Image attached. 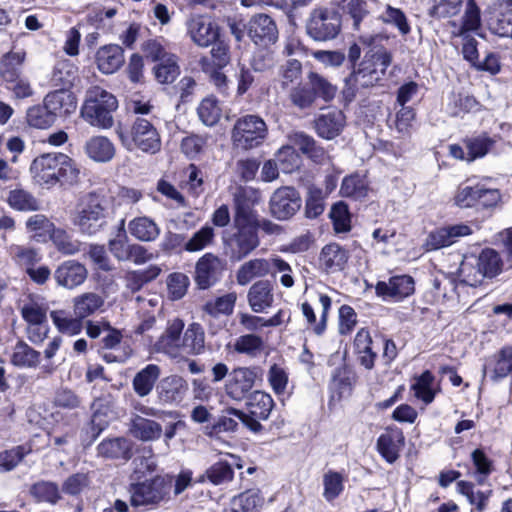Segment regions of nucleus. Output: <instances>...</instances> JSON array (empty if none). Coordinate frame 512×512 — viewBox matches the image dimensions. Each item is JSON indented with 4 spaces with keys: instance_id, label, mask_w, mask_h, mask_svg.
<instances>
[{
    "instance_id": "obj_1",
    "label": "nucleus",
    "mask_w": 512,
    "mask_h": 512,
    "mask_svg": "<svg viewBox=\"0 0 512 512\" xmlns=\"http://www.w3.org/2000/svg\"><path fill=\"white\" fill-rule=\"evenodd\" d=\"M261 201L260 193L243 188L234 195L232 224L222 235L223 252L232 262H239L260 246L259 217L254 206Z\"/></svg>"
},
{
    "instance_id": "obj_2",
    "label": "nucleus",
    "mask_w": 512,
    "mask_h": 512,
    "mask_svg": "<svg viewBox=\"0 0 512 512\" xmlns=\"http://www.w3.org/2000/svg\"><path fill=\"white\" fill-rule=\"evenodd\" d=\"M109 199L105 189L82 195L71 213L72 224L83 235L92 236L107 225Z\"/></svg>"
},
{
    "instance_id": "obj_3",
    "label": "nucleus",
    "mask_w": 512,
    "mask_h": 512,
    "mask_svg": "<svg viewBox=\"0 0 512 512\" xmlns=\"http://www.w3.org/2000/svg\"><path fill=\"white\" fill-rule=\"evenodd\" d=\"M30 172L38 184L47 187L59 182L76 184L80 175L78 164L63 153H47L35 158L31 163Z\"/></svg>"
},
{
    "instance_id": "obj_4",
    "label": "nucleus",
    "mask_w": 512,
    "mask_h": 512,
    "mask_svg": "<svg viewBox=\"0 0 512 512\" xmlns=\"http://www.w3.org/2000/svg\"><path fill=\"white\" fill-rule=\"evenodd\" d=\"M117 107L118 101L112 93L94 86L86 92L80 116L93 127L109 129L114 124L113 112Z\"/></svg>"
},
{
    "instance_id": "obj_5",
    "label": "nucleus",
    "mask_w": 512,
    "mask_h": 512,
    "mask_svg": "<svg viewBox=\"0 0 512 512\" xmlns=\"http://www.w3.org/2000/svg\"><path fill=\"white\" fill-rule=\"evenodd\" d=\"M473 260L465 259L460 266L462 280L469 286L476 287L482 284L484 278H495L503 271V259L492 248L483 249Z\"/></svg>"
},
{
    "instance_id": "obj_6",
    "label": "nucleus",
    "mask_w": 512,
    "mask_h": 512,
    "mask_svg": "<svg viewBox=\"0 0 512 512\" xmlns=\"http://www.w3.org/2000/svg\"><path fill=\"white\" fill-rule=\"evenodd\" d=\"M119 138L127 150L139 149L142 152L155 154L161 148V138L153 123L138 116L131 124L128 132L119 131Z\"/></svg>"
},
{
    "instance_id": "obj_7",
    "label": "nucleus",
    "mask_w": 512,
    "mask_h": 512,
    "mask_svg": "<svg viewBox=\"0 0 512 512\" xmlns=\"http://www.w3.org/2000/svg\"><path fill=\"white\" fill-rule=\"evenodd\" d=\"M20 313L26 322L27 338L34 344L42 343L49 333L47 319L48 305L43 298L29 296L20 306Z\"/></svg>"
},
{
    "instance_id": "obj_8",
    "label": "nucleus",
    "mask_w": 512,
    "mask_h": 512,
    "mask_svg": "<svg viewBox=\"0 0 512 512\" xmlns=\"http://www.w3.org/2000/svg\"><path fill=\"white\" fill-rule=\"evenodd\" d=\"M381 35H371L360 37V43L368 48L363 60L356 69L353 67L352 72H360V74H372L381 78L386 69L392 62L391 53L379 43L383 40Z\"/></svg>"
},
{
    "instance_id": "obj_9",
    "label": "nucleus",
    "mask_w": 512,
    "mask_h": 512,
    "mask_svg": "<svg viewBox=\"0 0 512 512\" xmlns=\"http://www.w3.org/2000/svg\"><path fill=\"white\" fill-rule=\"evenodd\" d=\"M170 485L164 477L156 476L150 480L130 484V502L134 507L158 506L167 500Z\"/></svg>"
},
{
    "instance_id": "obj_10",
    "label": "nucleus",
    "mask_w": 512,
    "mask_h": 512,
    "mask_svg": "<svg viewBox=\"0 0 512 512\" xmlns=\"http://www.w3.org/2000/svg\"><path fill=\"white\" fill-rule=\"evenodd\" d=\"M341 29V20L336 11L327 7L314 8L306 22V32L315 41L336 38Z\"/></svg>"
},
{
    "instance_id": "obj_11",
    "label": "nucleus",
    "mask_w": 512,
    "mask_h": 512,
    "mask_svg": "<svg viewBox=\"0 0 512 512\" xmlns=\"http://www.w3.org/2000/svg\"><path fill=\"white\" fill-rule=\"evenodd\" d=\"M266 136L267 126L256 115H246L238 119L232 132L234 144L245 150L259 146Z\"/></svg>"
},
{
    "instance_id": "obj_12",
    "label": "nucleus",
    "mask_w": 512,
    "mask_h": 512,
    "mask_svg": "<svg viewBox=\"0 0 512 512\" xmlns=\"http://www.w3.org/2000/svg\"><path fill=\"white\" fill-rule=\"evenodd\" d=\"M272 269L286 272L290 270V265L280 257L253 258L240 265L236 272V281L239 285L246 286L255 278L265 277Z\"/></svg>"
},
{
    "instance_id": "obj_13",
    "label": "nucleus",
    "mask_w": 512,
    "mask_h": 512,
    "mask_svg": "<svg viewBox=\"0 0 512 512\" xmlns=\"http://www.w3.org/2000/svg\"><path fill=\"white\" fill-rule=\"evenodd\" d=\"M186 35L199 48H208L221 36L220 26L205 15H195L185 22Z\"/></svg>"
},
{
    "instance_id": "obj_14",
    "label": "nucleus",
    "mask_w": 512,
    "mask_h": 512,
    "mask_svg": "<svg viewBox=\"0 0 512 512\" xmlns=\"http://www.w3.org/2000/svg\"><path fill=\"white\" fill-rule=\"evenodd\" d=\"M259 377L256 367H237L228 375L224 385V391L227 397L235 402L243 401Z\"/></svg>"
},
{
    "instance_id": "obj_15",
    "label": "nucleus",
    "mask_w": 512,
    "mask_h": 512,
    "mask_svg": "<svg viewBox=\"0 0 512 512\" xmlns=\"http://www.w3.org/2000/svg\"><path fill=\"white\" fill-rule=\"evenodd\" d=\"M302 206L299 192L291 186L276 189L270 197L269 209L278 220H287L294 216Z\"/></svg>"
},
{
    "instance_id": "obj_16",
    "label": "nucleus",
    "mask_w": 512,
    "mask_h": 512,
    "mask_svg": "<svg viewBox=\"0 0 512 512\" xmlns=\"http://www.w3.org/2000/svg\"><path fill=\"white\" fill-rule=\"evenodd\" d=\"M184 322L179 318L169 320L164 332L154 343L156 352L164 353L170 358L181 357V342Z\"/></svg>"
},
{
    "instance_id": "obj_17",
    "label": "nucleus",
    "mask_w": 512,
    "mask_h": 512,
    "mask_svg": "<svg viewBox=\"0 0 512 512\" xmlns=\"http://www.w3.org/2000/svg\"><path fill=\"white\" fill-rule=\"evenodd\" d=\"M188 382L179 375H170L162 378L156 386L158 402L162 405H178L187 392Z\"/></svg>"
},
{
    "instance_id": "obj_18",
    "label": "nucleus",
    "mask_w": 512,
    "mask_h": 512,
    "mask_svg": "<svg viewBox=\"0 0 512 512\" xmlns=\"http://www.w3.org/2000/svg\"><path fill=\"white\" fill-rule=\"evenodd\" d=\"M223 271V261L212 253H206L196 263L195 281L200 289H207L220 279Z\"/></svg>"
},
{
    "instance_id": "obj_19",
    "label": "nucleus",
    "mask_w": 512,
    "mask_h": 512,
    "mask_svg": "<svg viewBox=\"0 0 512 512\" xmlns=\"http://www.w3.org/2000/svg\"><path fill=\"white\" fill-rule=\"evenodd\" d=\"M248 34L251 40L261 46L274 44L278 39V29L274 20L267 14H256L248 26Z\"/></svg>"
},
{
    "instance_id": "obj_20",
    "label": "nucleus",
    "mask_w": 512,
    "mask_h": 512,
    "mask_svg": "<svg viewBox=\"0 0 512 512\" xmlns=\"http://www.w3.org/2000/svg\"><path fill=\"white\" fill-rule=\"evenodd\" d=\"M237 420L241 421L244 426L254 433L260 432L263 428L258 420L247 415V413L232 407L226 408L222 411L215 427L220 431L234 432L238 428Z\"/></svg>"
},
{
    "instance_id": "obj_21",
    "label": "nucleus",
    "mask_w": 512,
    "mask_h": 512,
    "mask_svg": "<svg viewBox=\"0 0 512 512\" xmlns=\"http://www.w3.org/2000/svg\"><path fill=\"white\" fill-rule=\"evenodd\" d=\"M375 289L378 296L401 300L414 292V280L408 275L394 276L388 282L379 281Z\"/></svg>"
},
{
    "instance_id": "obj_22",
    "label": "nucleus",
    "mask_w": 512,
    "mask_h": 512,
    "mask_svg": "<svg viewBox=\"0 0 512 512\" xmlns=\"http://www.w3.org/2000/svg\"><path fill=\"white\" fill-rule=\"evenodd\" d=\"M472 233L471 228L466 224H457L438 229L429 234L426 240L428 250H437L455 243L458 238L468 236Z\"/></svg>"
},
{
    "instance_id": "obj_23",
    "label": "nucleus",
    "mask_w": 512,
    "mask_h": 512,
    "mask_svg": "<svg viewBox=\"0 0 512 512\" xmlns=\"http://www.w3.org/2000/svg\"><path fill=\"white\" fill-rule=\"evenodd\" d=\"M54 277L58 285L72 289L85 281L87 270L81 263L69 260L56 269Z\"/></svg>"
},
{
    "instance_id": "obj_24",
    "label": "nucleus",
    "mask_w": 512,
    "mask_h": 512,
    "mask_svg": "<svg viewBox=\"0 0 512 512\" xmlns=\"http://www.w3.org/2000/svg\"><path fill=\"white\" fill-rule=\"evenodd\" d=\"M95 60L102 73L112 74L124 64V51L116 44L104 45L97 50Z\"/></svg>"
},
{
    "instance_id": "obj_25",
    "label": "nucleus",
    "mask_w": 512,
    "mask_h": 512,
    "mask_svg": "<svg viewBox=\"0 0 512 512\" xmlns=\"http://www.w3.org/2000/svg\"><path fill=\"white\" fill-rule=\"evenodd\" d=\"M484 374H488L493 381L512 374V347H504L491 356L484 366Z\"/></svg>"
},
{
    "instance_id": "obj_26",
    "label": "nucleus",
    "mask_w": 512,
    "mask_h": 512,
    "mask_svg": "<svg viewBox=\"0 0 512 512\" xmlns=\"http://www.w3.org/2000/svg\"><path fill=\"white\" fill-rule=\"evenodd\" d=\"M43 102L56 118L74 112L77 107L74 95L68 89L62 88H57L55 91L48 93Z\"/></svg>"
},
{
    "instance_id": "obj_27",
    "label": "nucleus",
    "mask_w": 512,
    "mask_h": 512,
    "mask_svg": "<svg viewBox=\"0 0 512 512\" xmlns=\"http://www.w3.org/2000/svg\"><path fill=\"white\" fill-rule=\"evenodd\" d=\"M247 299L250 308L256 313H261L271 307L274 301L271 283L268 280L255 282L249 288Z\"/></svg>"
},
{
    "instance_id": "obj_28",
    "label": "nucleus",
    "mask_w": 512,
    "mask_h": 512,
    "mask_svg": "<svg viewBox=\"0 0 512 512\" xmlns=\"http://www.w3.org/2000/svg\"><path fill=\"white\" fill-rule=\"evenodd\" d=\"M129 431L134 438L143 442L156 441L163 433L160 423L140 415L131 419Z\"/></svg>"
},
{
    "instance_id": "obj_29",
    "label": "nucleus",
    "mask_w": 512,
    "mask_h": 512,
    "mask_svg": "<svg viewBox=\"0 0 512 512\" xmlns=\"http://www.w3.org/2000/svg\"><path fill=\"white\" fill-rule=\"evenodd\" d=\"M97 453L107 459L129 460L132 456V444L124 437L105 439L97 446Z\"/></svg>"
},
{
    "instance_id": "obj_30",
    "label": "nucleus",
    "mask_w": 512,
    "mask_h": 512,
    "mask_svg": "<svg viewBox=\"0 0 512 512\" xmlns=\"http://www.w3.org/2000/svg\"><path fill=\"white\" fill-rule=\"evenodd\" d=\"M205 351V333L198 323L188 326L182 336L181 357L184 355H200Z\"/></svg>"
},
{
    "instance_id": "obj_31",
    "label": "nucleus",
    "mask_w": 512,
    "mask_h": 512,
    "mask_svg": "<svg viewBox=\"0 0 512 512\" xmlns=\"http://www.w3.org/2000/svg\"><path fill=\"white\" fill-rule=\"evenodd\" d=\"M84 150L86 155L95 162H109L115 155L114 144L105 136H93L89 138Z\"/></svg>"
},
{
    "instance_id": "obj_32",
    "label": "nucleus",
    "mask_w": 512,
    "mask_h": 512,
    "mask_svg": "<svg viewBox=\"0 0 512 512\" xmlns=\"http://www.w3.org/2000/svg\"><path fill=\"white\" fill-rule=\"evenodd\" d=\"M161 375V369L156 364H148L141 369L133 378L132 386L139 397L148 396L153 390L156 381Z\"/></svg>"
},
{
    "instance_id": "obj_33",
    "label": "nucleus",
    "mask_w": 512,
    "mask_h": 512,
    "mask_svg": "<svg viewBox=\"0 0 512 512\" xmlns=\"http://www.w3.org/2000/svg\"><path fill=\"white\" fill-rule=\"evenodd\" d=\"M78 78V67L69 60H60L53 67L50 84L55 88L68 89Z\"/></svg>"
},
{
    "instance_id": "obj_34",
    "label": "nucleus",
    "mask_w": 512,
    "mask_h": 512,
    "mask_svg": "<svg viewBox=\"0 0 512 512\" xmlns=\"http://www.w3.org/2000/svg\"><path fill=\"white\" fill-rule=\"evenodd\" d=\"M129 233L141 242H152L160 235V228L156 222L147 217H135L128 223Z\"/></svg>"
},
{
    "instance_id": "obj_35",
    "label": "nucleus",
    "mask_w": 512,
    "mask_h": 512,
    "mask_svg": "<svg viewBox=\"0 0 512 512\" xmlns=\"http://www.w3.org/2000/svg\"><path fill=\"white\" fill-rule=\"evenodd\" d=\"M315 126L319 136L332 139L342 130L344 126V115L338 110L329 111L317 118Z\"/></svg>"
},
{
    "instance_id": "obj_36",
    "label": "nucleus",
    "mask_w": 512,
    "mask_h": 512,
    "mask_svg": "<svg viewBox=\"0 0 512 512\" xmlns=\"http://www.w3.org/2000/svg\"><path fill=\"white\" fill-rule=\"evenodd\" d=\"M26 59L23 49L11 50L5 53L0 60V76L3 82L19 75H23L22 68Z\"/></svg>"
},
{
    "instance_id": "obj_37",
    "label": "nucleus",
    "mask_w": 512,
    "mask_h": 512,
    "mask_svg": "<svg viewBox=\"0 0 512 512\" xmlns=\"http://www.w3.org/2000/svg\"><path fill=\"white\" fill-rule=\"evenodd\" d=\"M104 298L97 293L86 292L73 299V312L82 320L93 315L104 306Z\"/></svg>"
},
{
    "instance_id": "obj_38",
    "label": "nucleus",
    "mask_w": 512,
    "mask_h": 512,
    "mask_svg": "<svg viewBox=\"0 0 512 512\" xmlns=\"http://www.w3.org/2000/svg\"><path fill=\"white\" fill-rule=\"evenodd\" d=\"M404 436L402 432H387L382 434L377 441L379 453L389 462L393 463L399 457V451L403 446Z\"/></svg>"
},
{
    "instance_id": "obj_39",
    "label": "nucleus",
    "mask_w": 512,
    "mask_h": 512,
    "mask_svg": "<svg viewBox=\"0 0 512 512\" xmlns=\"http://www.w3.org/2000/svg\"><path fill=\"white\" fill-rule=\"evenodd\" d=\"M347 260V252L335 243L326 245L320 254L321 265L330 272L342 270Z\"/></svg>"
},
{
    "instance_id": "obj_40",
    "label": "nucleus",
    "mask_w": 512,
    "mask_h": 512,
    "mask_svg": "<svg viewBox=\"0 0 512 512\" xmlns=\"http://www.w3.org/2000/svg\"><path fill=\"white\" fill-rule=\"evenodd\" d=\"M319 302L322 307V313L319 322L316 321V315L312 306L305 302L302 304V312L308 324L316 335H322L326 329L327 314L331 308V298L327 295H320Z\"/></svg>"
},
{
    "instance_id": "obj_41",
    "label": "nucleus",
    "mask_w": 512,
    "mask_h": 512,
    "mask_svg": "<svg viewBox=\"0 0 512 512\" xmlns=\"http://www.w3.org/2000/svg\"><path fill=\"white\" fill-rule=\"evenodd\" d=\"M263 501L257 491H246L235 496L231 500L229 508L223 512H259Z\"/></svg>"
},
{
    "instance_id": "obj_42",
    "label": "nucleus",
    "mask_w": 512,
    "mask_h": 512,
    "mask_svg": "<svg viewBox=\"0 0 512 512\" xmlns=\"http://www.w3.org/2000/svg\"><path fill=\"white\" fill-rule=\"evenodd\" d=\"M357 380L355 372L346 365L338 367L331 382V388L338 393V397L342 398L351 394L353 386Z\"/></svg>"
},
{
    "instance_id": "obj_43",
    "label": "nucleus",
    "mask_w": 512,
    "mask_h": 512,
    "mask_svg": "<svg viewBox=\"0 0 512 512\" xmlns=\"http://www.w3.org/2000/svg\"><path fill=\"white\" fill-rule=\"evenodd\" d=\"M248 406V415L258 421L266 420L272 411L274 401L269 394L262 391H254L250 396Z\"/></svg>"
},
{
    "instance_id": "obj_44",
    "label": "nucleus",
    "mask_w": 512,
    "mask_h": 512,
    "mask_svg": "<svg viewBox=\"0 0 512 512\" xmlns=\"http://www.w3.org/2000/svg\"><path fill=\"white\" fill-rule=\"evenodd\" d=\"M50 317L60 333L74 336L83 329V320L79 316L68 315L64 310L52 311Z\"/></svg>"
},
{
    "instance_id": "obj_45",
    "label": "nucleus",
    "mask_w": 512,
    "mask_h": 512,
    "mask_svg": "<svg viewBox=\"0 0 512 512\" xmlns=\"http://www.w3.org/2000/svg\"><path fill=\"white\" fill-rule=\"evenodd\" d=\"M11 362L18 367H36L40 362V352L33 349L26 342L18 341L13 348Z\"/></svg>"
},
{
    "instance_id": "obj_46",
    "label": "nucleus",
    "mask_w": 512,
    "mask_h": 512,
    "mask_svg": "<svg viewBox=\"0 0 512 512\" xmlns=\"http://www.w3.org/2000/svg\"><path fill=\"white\" fill-rule=\"evenodd\" d=\"M26 121L33 128L46 129L55 123L56 117L43 102V104L33 105L27 109Z\"/></svg>"
},
{
    "instance_id": "obj_47",
    "label": "nucleus",
    "mask_w": 512,
    "mask_h": 512,
    "mask_svg": "<svg viewBox=\"0 0 512 512\" xmlns=\"http://www.w3.org/2000/svg\"><path fill=\"white\" fill-rule=\"evenodd\" d=\"M368 184L364 177L354 174L343 179L340 193L343 197L361 200L368 195Z\"/></svg>"
},
{
    "instance_id": "obj_48",
    "label": "nucleus",
    "mask_w": 512,
    "mask_h": 512,
    "mask_svg": "<svg viewBox=\"0 0 512 512\" xmlns=\"http://www.w3.org/2000/svg\"><path fill=\"white\" fill-rule=\"evenodd\" d=\"M237 300V294L230 292L216 299L209 300L205 303L203 310L212 317L219 315H230L233 313Z\"/></svg>"
},
{
    "instance_id": "obj_49",
    "label": "nucleus",
    "mask_w": 512,
    "mask_h": 512,
    "mask_svg": "<svg viewBox=\"0 0 512 512\" xmlns=\"http://www.w3.org/2000/svg\"><path fill=\"white\" fill-rule=\"evenodd\" d=\"M30 493L37 502H46L52 505L61 499L58 485L50 481H39L33 484Z\"/></svg>"
},
{
    "instance_id": "obj_50",
    "label": "nucleus",
    "mask_w": 512,
    "mask_h": 512,
    "mask_svg": "<svg viewBox=\"0 0 512 512\" xmlns=\"http://www.w3.org/2000/svg\"><path fill=\"white\" fill-rule=\"evenodd\" d=\"M197 114L204 125L213 126L220 120L222 109L216 98L206 97L198 105Z\"/></svg>"
},
{
    "instance_id": "obj_51",
    "label": "nucleus",
    "mask_w": 512,
    "mask_h": 512,
    "mask_svg": "<svg viewBox=\"0 0 512 512\" xmlns=\"http://www.w3.org/2000/svg\"><path fill=\"white\" fill-rule=\"evenodd\" d=\"M464 143L467 149L466 161L471 162L485 156L495 144V140L486 135H479L467 138Z\"/></svg>"
},
{
    "instance_id": "obj_52",
    "label": "nucleus",
    "mask_w": 512,
    "mask_h": 512,
    "mask_svg": "<svg viewBox=\"0 0 512 512\" xmlns=\"http://www.w3.org/2000/svg\"><path fill=\"white\" fill-rule=\"evenodd\" d=\"M324 199L325 195L322 189L314 185H310L308 187L305 200V216L309 219H314L320 216L325 209Z\"/></svg>"
},
{
    "instance_id": "obj_53",
    "label": "nucleus",
    "mask_w": 512,
    "mask_h": 512,
    "mask_svg": "<svg viewBox=\"0 0 512 512\" xmlns=\"http://www.w3.org/2000/svg\"><path fill=\"white\" fill-rule=\"evenodd\" d=\"M7 201L15 210L18 211H36L39 209V202L29 192L23 189H15L9 192Z\"/></svg>"
},
{
    "instance_id": "obj_54",
    "label": "nucleus",
    "mask_w": 512,
    "mask_h": 512,
    "mask_svg": "<svg viewBox=\"0 0 512 512\" xmlns=\"http://www.w3.org/2000/svg\"><path fill=\"white\" fill-rule=\"evenodd\" d=\"M458 490L461 494L468 498L471 505H474L479 512H482L487 505L491 495V490L476 489L472 483L460 481L458 482Z\"/></svg>"
},
{
    "instance_id": "obj_55",
    "label": "nucleus",
    "mask_w": 512,
    "mask_h": 512,
    "mask_svg": "<svg viewBox=\"0 0 512 512\" xmlns=\"http://www.w3.org/2000/svg\"><path fill=\"white\" fill-rule=\"evenodd\" d=\"M5 88L11 93L14 100L28 99L34 96L35 91L30 80L19 75L4 82Z\"/></svg>"
},
{
    "instance_id": "obj_56",
    "label": "nucleus",
    "mask_w": 512,
    "mask_h": 512,
    "mask_svg": "<svg viewBox=\"0 0 512 512\" xmlns=\"http://www.w3.org/2000/svg\"><path fill=\"white\" fill-rule=\"evenodd\" d=\"M481 25V12L474 0H467L462 24L457 35L463 36L466 32L476 31Z\"/></svg>"
},
{
    "instance_id": "obj_57",
    "label": "nucleus",
    "mask_w": 512,
    "mask_h": 512,
    "mask_svg": "<svg viewBox=\"0 0 512 512\" xmlns=\"http://www.w3.org/2000/svg\"><path fill=\"white\" fill-rule=\"evenodd\" d=\"M434 376L430 371L423 372L412 385L415 396L425 404L431 403L435 398V391L432 386Z\"/></svg>"
},
{
    "instance_id": "obj_58",
    "label": "nucleus",
    "mask_w": 512,
    "mask_h": 512,
    "mask_svg": "<svg viewBox=\"0 0 512 512\" xmlns=\"http://www.w3.org/2000/svg\"><path fill=\"white\" fill-rule=\"evenodd\" d=\"M379 18L383 23L395 26L402 35H407L410 32L407 18L399 8L386 5Z\"/></svg>"
},
{
    "instance_id": "obj_59",
    "label": "nucleus",
    "mask_w": 512,
    "mask_h": 512,
    "mask_svg": "<svg viewBox=\"0 0 512 512\" xmlns=\"http://www.w3.org/2000/svg\"><path fill=\"white\" fill-rule=\"evenodd\" d=\"M179 73V66L174 56H168L154 67L155 78L161 84L172 83Z\"/></svg>"
},
{
    "instance_id": "obj_60",
    "label": "nucleus",
    "mask_w": 512,
    "mask_h": 512,
    "mask_svg": "<svg viewBox=\"0 0 512 512\" xmlns=\"http://www.w3.org/2000/svg\"><path fill=\"white\" fill-rule=\"evenodd\" d=\"M263 340L255 334H246L238 337L233 345L234 350L240 354L256 356L263 349Z\"/></svg>"
},
{
    "instance_id": "obj_61",
    "label": "nucleus",
    "mask_w": 512,
    "mask_h": 512,
    "mask_svg": "<svg viewBox=\"0 0 512 512\" xmlns=\"http://www.w3.org/2000/svg\"><path fill=\"white\" fill-rule=\"evenodd\" d=\"M215 232L213 227L205 225L195 232L193 236L184 244V249L188 252H197L210 245L214 239Z\"/></svg>"
},
{
    "instance_id": "obj_62",
    "label": "nucleus",
    "mask_w": 512,
    "mask_h": 512,
    "mask_svg": "<svg viewBox=\"0 0 512 512\" xmlns=\"http://www.w3.org/2000/svg\"><path fill=\"white\" fill-rule=\"evenodd\" d=\"M308 80L311 84V90L314 92V98L316 95L323 98L325 101H330L336 95L337 88L332 85L327 79L322 77L321 75L310 72L308 75Z\"/></svg>"
},
{
    "instance_id": "obj_63",
    "label": "nucleus",
    "mask_w": 512,
    "mask_h": 512,
    "mask_svg": "<svg viewBox=\"0 0 512 512\" xmlns=\"http://www.w3.org/2000/svg\"><path fill=\"white\" fill-rule=\"evenodd\" d=\"M160 268L157 266L149 267L144 271H131L126 274V286L132 292L140 290L144 283L155 279L159 273Z\"/></svg>"
},
{
    "instance_id": "obj_64",
    "label": "nucleus",
    "mask_w": 512,
    "mask_h": 512,
    "mask_svg": "<svg viewBox=\"0 0 512 512\" xmlns=\"http://www.w3.org/2000/svg\"><path fill=\"white\" fill-rule=\"evenodd\" d=\"M50 237L57 249L64 254L73 255L80 251V242L72 240L63 229L54 228Z\"/></svg>"
}]
</instances>
